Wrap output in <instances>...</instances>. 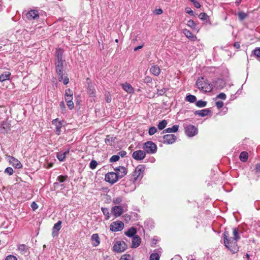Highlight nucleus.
Wrapping results in <instances>:
<instances>
[{
	"instance_id": "20",
	"label": "nucleus",
	"mask_w": 260,
	"mask_h": 260,
	"mask_svg": "<svg viewBox=\"0 0 260 260\" xmlns=\"http://www.w3.org/2000/svg\"><path fill=\"white\" fill-rule=\"evenodd\" d=\"M225 86V82L221 79H217L214 82V86L216 89H221Z\"/></svg>"
},
{
	"instance_id": "51",
	"label": "nucleus",
	"mask_w": 260,
	"mask_h": 260,
	"mask_svg": "<svg viewBox=\"0 0 260 260\" xmlns=\"http://www.w3.org/2000/svg\"><path fill=\"white\" fill-rule=\"evenodd\" d=\"M253 53L255 56L260 58V48H256L253 50ZM260 60V59H259Z\"/></svg>"
},
{
	"instance_id": "19",
	"label": "nucleus",
	"mask_w": 260,
	"mask_h": 260,
	"mask_svg": "<svg viewBox=\"0 0 260 260\" xmlns=\"http://www.w3.org/2000/svg\"><path fill=\"white\" fill-rule=\"evenodd\" d=\"M183 34L191 41H195L197 40V37L194 35L189 30L183 29L182 30Z\"/></svg>"
},
{
	"instance_id": "8",
	"label": "nucleus",
	"mask_w": 260,
	"mask_h": 260,
	"mask_svg": "<svg viewBox=\"0 0 260 260\" xmlns=\"http://www.w3.org/2000/svg\"><path fill=\"white\" fill-rule=\"evenodd\" d=\"M127 244L124 241H116L113 246V250L115 252L121 253L127 249Z\"/></svg>"
},
{
	"instance_id": "62",
	"label": "nucleus",
	"mask_w": 260,
	"mask_h": 260,
	"mask_svg": "<svg viewBox=\"0 0 260 260\" xmlns=\"http://www.w3.org/2000/svg\"><path fill=\"white\" fill-rule=\"evenodd\" d=\"M255 170L256 173H259L260 172V163H258L256 164L255 167Z\"/></svg>"
},
{
	"instance_id": "23",
	"label": "nucleus",
	"mask_w": 260,
	"mask_h": 260,
	"mask_svg": "<svg viewBox=\"0 0 260 260\" xmlns=\"http://www.w3.org/2000/svg\"><path fill=\"white\" fill-rule=\"evenodd\" d=\"M87 93L89 94L90 96L91 97H95V90L94 85L92 84L88 83L87 86Z\"/></svg>"
},
{
	"instance_id": "10",
	"label": "nucleus",
	"mask_w": 260,
	"mask_h": 260,
	"mask_svg": "<svg viewBox=\"0 0 260 260\" xmlns=\"http://www.w3.org/2000/svg\"><path fill=\"white\" fill-rule=\"evenodd\" d=\"M119 177L115 172H109L105 175V180L106 181L110 183L111 184L115 183L119 179Z\"/></svg>"
},
{
	"instance_id": "61",
	"label": "nucleus",
	"mask_w": 260,
	"mask_h": 260,
	"mask_svg": "<svg viewBox=\"0 0 260 260\" xmlns=\"http://www.w3.org/2000/svg\"><path fill=\"white\" fill-rule=\"evenodd\" d=\"M62 81H63L64 85H67L69 82V78L67 76H66L64 78H63Z\"/></svg>"
},
{
	"instance_id": "36",
	"label": "nucleus",
	"mask_w": 260,
	"mask_h": 260,
	"mask_svg": "<svg viewBox=\"0 0 260 260\" xmlns=\"http://www.w3.org/2000/svg\"><path fill=\"white\" fill-rule=\"evenodd\" d=\"M185 100L189 103H193L196 102L197 98L195 95L189 94L186 95Z\"/></svg>"
},
{
	"instance_id": "35",
	"label": "nucleus",
	"mask_w": 260,
	"mask_h": 260,
	"mask_svg": "<svg viewBox=\"0 0 260 260\" xmlns=\"http://www.w3.org/2000/svg\"><path fill=\"white\" fill-rule=\"evenodd\" d=\"M101 210L105 217V220L109 219L110 218V213L108 208L105 207H102Z\"/></svg>"
},
{
	"instance_id": "37",
	"label": "nucleus",
	"mask_w": 260,
	"mask_h": 260,
	"mask_svg": "<svg viewBox=\"0 0 260 260\" xmlns=\"http://www.w3.org/2000/svg\"><path fill=\"white\" fill-rule=\"evenodd\" d=\"M159 258L160 255L156 252L151 253L149 257L150 260H159Z\"/></svg>"
},
{
	"instance_id": "17",
	"label": "nucleus",
	"mask_w": 260,
	"mask_h": 260,
	"mask_svg": "<svg viewBox=\"0 0 260 260\" xmlns=\"http://www.w3.org/2000/svg\"><path fill=\"white\" fill-rule=\"evenodd\" d=\"M10 162L12 164L13 166L16 169H20L22 167V165L20 161L13 156L10 157Z\"/></svg>"
},
{
	"instance_id": "28",
	"label": "nucleus",
	"mask_w": 260,
	"mask_h": 260,
	"mask_svg": "<svg viewBox=\"0 0 260 260\" xmlns=\"http://www.w3.org/2000/svg\"><path fill=\"white\" fill-rule=\"evenodd\" d=\"M122 88L126 92L128 93H132L134 92V90L132 86L128 83H125L122 85Z\"/></svg>"
},
{
	"instance_id": "16",
	"label": "nucleus",
	"mask_w": 260,
	"mask_h": 260,
	"mask_svg": "<svg viewBox=\"0 0 260 260\" xmlns=\"http://www.w3.org/2000/svg\"><path fill=\"white\" fill-rule=\"evenodd\" d=\"M141 242V239L138 235H135L132 237V242L131 247L132 248H136L139 246Z\"/></svg>"
},
{
	"instance_id": "50",
	"label": "nucleus",
	"mask_w": 260,
	"mask_h": 260,
	"mask_svg": "<svg viewBox=\"0 0 260 260\" xmlns=\"http://www.w3.org/2000/svg\"><path fill=\"white\" fill-rule=\"evenodd\" d=\"M152 82V78L149 76H147L144 79V82L146 84L150 83Z\"/></svg>"
},
{
	"instance_id": "15",
	"label": "nucleus",
	"mask_w": 260,
	"mask_h": 260,
	"mask_svg": "<svg viewBox=\"0 0 260 260\" xmlns=\"http://www.w3.org/2000/svg\"><path fill=\"white\" fill-rule=\"evenodd\" d=\"M61 221L58 220L55 224H54L53 229L52 235L53 237H55L58 235V232L61 228Z\"/></svg>"
},
{
	"instance_id": "22",
	"label": "nucleus",
	"mask_w": 260,
	"mask_h": 260,
	"mask_svg": "<svg viewBox=\"0 0 260 260\" xmlns=\"http://www.w3.org/2000/svg\"><path fill=\"white\" fill-rule=\"evenodd\" d=\"M73 91L71 89L68 88L66 89L64 94V100L66 102L73 101Z\"/></svg>"
},
{
	"instance_id": "57",
	"label": "nucleus",
	"mask_w": 260,
	"mask_h": 260,
	"mask_svg": "<svg viewBox=\"0 0 260 260\" xmlns=\"http://www.w3.org/2000/svg\"><path fill=\"white\" fill-rule=\"evenodd\" d=\"M5 260H17V258L13 255H9L6 257Z\"/></svg>"
},
{
	"instance_id": "43",
	"label": "nucleus",
	"mask_w": 260,
	"mask_h": 260,
	"mask_svg": "<svg viewBox=\"0 0 260 260\" xmlns=\"http://www.w3.org/2000/svg\"><path fill=\"white\" fill-rule=\"evenodd\" d=\"M157 128L154 126L150 127L148 131V134L150 136H152L157 132Z\"/></svg>"
},
{
	"instance_id": "48",
	"label": "nucleus",
	"mask_w": 260,
	"mask_h": 260,
	"mask_svg": "<svg viewBox=\"0 0 260 260\" xmlns=\"http://www.w3.org/2000/svg\"><path fill=\"white\" fill-rule=\"evenodd\" d=\"M4 172L5 173L8 174L9 175H12L14 173V171H13V169L11 167H7L5 170Z\"/></svg>"
},
{
	"instance_id": "1",
	"label": "nucleus",
	"mask_w": 260,
	"mask_h": 260,
	"mask_svg": "<svg viewBox=\"0 0 260 260\" xmlns=\"http://www.w3.org/2000/svg\"><path fill=\"white\" fill-rule=\"evenodd\" d=\"M145 167L144 165L137 166L132 175H128L123 180L121 185L124 186L123 190L128 193L134 191L137 186L139 185L140 181L144 176Z\"/></svg>"
},
{
	"instance_id": "9",
	"label": "nucleus",
	"mask_w": 260,
	"mask_h": 260,
	"mask_svg": "<svg viewBox=\"0 0 260 260\" xmlns=\"http://www.w3.org/2000/svg\"><path fill=\"white\" fill-rule=\"evenodd\" d=\"M124 228V223L119 220L112 222L110 225V230L112 232H116L122 231Z\"/></svg>"
},
{
	"instance_id": "47",
	"label": "nucleus",
	"mask_w": 260,
	"mask_h": 260,
	"mask_svg": "<svg viewBox=\"0 0 260 260\" xmlns=\"http://www.w3.org/2000/svg\"><path fill=\"white\" fill-rule=\"evenodd\" d=\"M199 18L202 20H206L208 18V16L205 13H201L199 16Z\"/></svg>"
},
{
	"instance_id": "11",
	"label": "nucleus",
	"mask_w": 260,
	"mask_h": 260,
	"mask_svg": "<svg viewBox=\"0 0 260 260\" xmlns=\"http://www.w3.org/2000/svg\"><path fill=\"white\" fill-rule=\"evenodd\" d=\"M145 156L146 153L144 150H136L134 151L132 154V157L137 161L143 160L145 157Z\"/></svg>"
},
{
	"instance_id": "6",
	"label": "nucleus",
	"mask_w": 260,
	"mask_h": 260,
	"mask_svg": "<svg viewBox=\"0 0 260 260\" xmlns=\"http://www.w3.org/2000/svg\"><path fill=\"white\" fill-rule=\"evenodd\" d=\"M143 149L145 153L150 154H154L156 152L157 147L156 145L152 141H147L144 143L143 146Z\"/></svg>"
},
{
	"instance_id": "52",
	"label": "nucleus",
	"mask_w": 260,
	"mask_h": 260,
	"mask_svg": "<svg viewBox=\"0 0 260 260\" xmlns=\"http://www.w3.org/2000/svg\"><path fill=\"white\" fill-rule=\"evenodd\" d=\"M226 98V94L223 92L220 93L216 96L217 99H220L222 100H225Z\"/></svg>"
},
{
	"instance_id": "32",
	"label": "nucleus",
	"mask_w": 260,
	"mask_h": 260,
	"mask_svg": "<svg viewBox=\"0 0 260 260\" xmlns=\"http://www.w3.org/2000/svg\"><path fill=\"white\" fill-rule=\"evenodd\" d=\"M248 154L246 151H242L239 155V159L242 162H246L248 159Z\"/></svg>"
},
{
	"instance_id": "2",
	"label": "nucleus",
	"mask_w": 260,
	"mask_h": 260,
	"mask_svg": "<svg viewBox=\"0 0 260 260\" xmlns=\"http://www.w3.org/2000/svg\"><path fill=\"white\" fill-rule=\"evenodd\" d=\"M233 237H230L228 231L223 234L224 246L233 253H236L239 250L237 241L240 239L239 230L237 228L233 229Z\"/></svg>"
},
{
	"instance_id": "38",
	"label": "nucleus",
	"mask_w": 260,
	"mask_h": 260,
	"mask_svg": "<svg viewBox=\"0 0 260 260\" xmlns=\"http://www.w3.org/2000/svg\"><path fill=\"white\" fill-rule=\"evenodd\" d=\"M115 140V137H111L109 135H108L106 139H105V142L106 144H109L110 145H112V144L110 143L111 142H114Z\"/></svg>"
},
{
	"instance_id": "49",
	"label": "nucleus",
	"mask_w": 260,
	"mask_h": 260,
	"mask_svg": "<svg viewBox=\"0 0 260 260\" xmlns=\"http://www.w3.org/2000/svg\"><path fill=\"white\" fill-rule=\"evenodd\" d=\"M105 100L107 103H110L112 101V96L111 94L109 92L106 93L105 94Z\"/></svg>"
},
{
	"instance_id": "7",
	"label": "nucleus",
	"mask_w": 260,
	"mask_h": 260,
	"mask_svg": "<svg viewBox=\"0 0 260 260\" xmlns=\"http://www.w3.org/2000/svg\"><path fill=\"white\" fill-rule=\"evenodd\" d=\"M24 16L29 20L38 19L39 18V12L37 10L24 11L22 13V17Z\"/></svg>"
},
{
	"instance_id": "31",
	"label": "nucleus",
	"mask_w": 260,
	"mask_h": 260,
	"mask_svg": "<svg viewBox=\"0 0 260 260\" xmlns=\"http://www.w3.org/2000/svg\"><path fill=\"white\" fill-rule=\"evenodd\" d=\"M68 178V176L67 175H59L57 177L56 181L57 182H55L54 184L55 185H58L60 183H62L64 182L66 179Z\"/></svg>"
},
{
	"instance_id": "12",
	"label": "nucleus",
	"mask_w": 260,
	"mask_h": 260,
	"mask_svg": "<svg viewBox=\"0 0 260 260\" xmlns=\"http://www.w3.org/2000/svg\"><path fill=\"white\" fill-rule=\"evenodd\" d=\"M163 143L167 144H173L177 139V137L174 134H167L163 136Z\"/></svg>"
},
{
	"instance_id": "46",
	"label": "nucleus",
	"mask_w": 260,
	"mask_h": 260,
	"mask_svg": "<svg viewBox=\"0 0 260 260\" xmlns=\"http://www.w3.org/2000/svg\"><path fill=\"white\" fill-rule=\"evenodd\" d=\"M167 89L166 88H164L161 89H157V93L158 95H162L167 91Z\"/></svg>"
},
{
	"instance_id": "33",
	"label": "nucleus",
	"mask_w": 260,
	"mask_h": 260,
	"mask_svg": "<svg viewBox=\"0 0 260 260\" xmlns=\"http://www.w3.org/2000/svg\"><path fill=\"white\" fill-rule=\"evenodd\" d=\"M168 124V121L167 120L164 119L159 122L157 127L158 129L162 130L164 129L167 126Z\"/></svg>"
},
{
	"instance_id": "42",
	"label": "nucleus",
	"mask_w": 260,
	"mask_h": 260,
	"mask_svg": "<svg viewBox=\"0 0 260 260\" xmlns=\"http://www.w3.org/2000/svg\"><path fill=\"white\" fill-rule=\"evenodd\" d=\"M187 25L192 29H195L196 27V24L193 20L191 19H190L187 21Z\"/></svg>"
},
{
	"instance_id": "3",
	"label": "nucleus",
	"mask_w": 260,
	"mask_h": 260,
	"mask_svg": "<svg viewBox=\"0 0 260 260\" xmlns=\"http://www.w3.org/2000/svg\"><path fill=\"white\" fill-rule=\"evenodd\" d=\"M63 50L60 48L56 49L55 53V71L57 74L58 81L61 82L63 76V63L66 60L63 59Z\"/></svg>"
},
{
	"instance_id": "56",
	"label": "nucleus",
	"mask_w": 260,
	"mask_h": 260,
	"mask_svg": "<svg viewBox=\"0 0 260 260\" xmlns=\"http://www.w3.org/2000/svg\"><path fill=\"white\" fill-rule=\"evenodd\" d=\"M131 257V255L129 254H124L123 255L119 260H129V258Z\"/></svg>"
},
{
	"instance_id": "27",
	"label": "nucleus",
	"mask_w": 260,
	"mask_h": 260,
	"mask_svg": "<svg viewBox=\"0 0 260 260\" xmlns=\"http://www.w3.org/2000/svg\"><path fill=\"white\" fill-rule=\"evenodd\" d=\"M17 248L21 254H25L29 252L28 248L25 244H19L17 246Z\"/></svg>"
},
{
	"instance_id": "34",
	"label": "nucleus",
	"mask_w": 260,
	"mask_h": 260,
	"mask_svg": "<svg viewBox=\"0 0 260 260\" xmlns=\"http://www.w3.org/2000/svg\"><path fill=\"white\" fill-rule=\"evenodd\" d=\"M62 122L63 121H59L57 124H56V127H55V133L57 135H59L61 133V128L62 125Z\"/></svg>"
},
{
	"instance_id": "45",
	"label": "nucleus",
	"mask_w": 260,
	"mask_h": 260,
	"mask_svg": "<svg viewBox=\"0 0 260 260\" xmlns=\"http://www.w3.org/2000/svg\"><path fill=\"white\" fill-rule=\"evenodd\" d=\"M119 155H114L110 158L109 161L110 162H116L119 160Z\"/></svg>"
},
{
	"instance_id": "29",
	"label": "nucleus",
	"mask_w": 260,
	"mask_h": 260,
	"mask_svg": "<svg viewBox=\"0 0 260 260\" xmlns=\"http://www.w3.org/2000/svg\"><path fill=\"white\" fill-rule=\"evenodd\" d=\"M11 74L9 72H5L0 75V82H3L10 79Z\"/></svg>"
},
{
	"instance_id": "25",
	"label": "nucleus",
	"mask_w": 260,
	"mask_h": 260,
	"mask_svg": "<svg viewBox=\"0 0 260 260\" xmlns=\"http://www.w3.org/2000/svg\"><path fill=\"white\" fill-rule=\"evenodd\" d=\"M137 230L135 228L132 226L128 229V230L125 232V235L128 237L132 238L136 235Z\"/></svg>"
},
{
	"instance_id": "18",
	"label": "nucleus",
	"mask_w": 260,
	"mask_h": 260,
	"mask_svg": "<svg viewBox=\"0 0 260 260\" xmlns=\"http://www.w3.org/2000/svg\"><path fill=\"white\" fill-rule=\"evenodd\" d=\"M211 113L209 109H205L201 110H197L194 112V114L201 117H204L209 115Z\"/></svg>"
},
{
	"instance_id": "24",
	"label": "nucleus",
	"mask_w": 260,
	"mask_h": 260,
	"mask_svg": "<svg viewBox=\"0 0 260 260\" xmlns=\"http://www.w3.org/2000/svg\"><path fill=\"white\" fill-rule=\"evenodd\" d=\"M91 240L92 242V245L94 247L98 246L100 243V238L98 234H94L91 236Z\"/></svg>"
},
{
	"instance_id": "41",
	"label": "nucleus",
	"mask_w": 260,
	"mask_h": 260,
	"mask_svg": "<svg viewBox=\"0 0 260 260\" xmlns=\"http://www.w3.org/2000/svg\"><path fill=\"white\" fill-rule=\"evenodd\" d=\"M238 16L239 20L240 21L243 20L245 19L248 16V14L245 13L240 11L238 13Z\"/></svg>"
},
{
	"instance_id": "21",
	"label": "nucleus",
	"mask_w": 260,
	"mask_h": 260,
	"mask_svg": "<svg viewBox=\"0 0 260 260\" xmlns=\"http://www.w3.org/2000/svg\"><path fill=\"white\" fill-rule=\"evenodd\" d=\"M150 72L155 76H158L160 73V69L158 65H153L150 68Z\"/></svg>"
},
{
	"instance_id": "30",
	"label": "nucleus",
	"mask_w": 260,
	"mask_h": 260,
	"mask_svg": "<svg viewBox=\"0 0 260 260\" xmlns=\"http://www.w3.org/2000/svg\"><path fill=\"white\" fill-rule=\"evenodd\" d=\"M69 153V150H67L64 152H59L57 154L56 157L60 161H63L66 156V155Z\"/></svg>"
},
{
	"instance_id": "59",
	"label": "nucleus",
	"mask_w": 260,
	"mask_h": 260,
	"mask_svg": "<svg viewBox=\"0 0 260 260\" xmlns=\"http://www.w3.org/2000/svg\"><path fill=\"white\" fill-rule=\"evenodd\" d=\"M185 12L186 13H187L190 15H192V16L194 15V12L192 10H191L190 8H186Z\"/></svg>"
},
{
	"instance_id": "14",
	"label": "nucleus",
	"mask_w": 260,
	"mask_h": 260,
	"mask_svg": "<svg viewBox=\"0 0 260 260\" xmlns=\"http://www.w3.org/2000/svg\"><path fill=\"white\" fill-rule=\"evenodd\" d=\"M115 173L117 174L119 178L123 177L127 173L126 168L123 166H118L114 168Z\"/></svg>"
},
{
	"instance_id": "58",
	"label": "nucleus",
	"mask_w": 260,
	"mask_h": 260,
	"mask_svg": "<svg viewBox=\"0 0 260 260\" xmlns=\"http://www.w3.org/2000/svg\"><path fill=\"white\" fill-rule=\"evenodd\" d=\"M191 2L193 4V5L196 8H200L201 7V5L198 1L196 0H193Z\"/></svg>"
},
{
	"instance_id": "39",
	"label": "nucleus",
	"mask_w": 260,
	"mask_h": 260,
	"mask_svg": "<svg viewBox=\"0 0 260 260\" xmlns=\"http://www.w3.org/2000/svg\"><path fill=\"white\" fill-rule=\"evenodd\" d=\"M207 102L203 101L202 100H199L196 103V105L200 108L204 107L207 105Z\"/></svg>"
},
{
	"instance_id": "5",
	"label": "nucleus",
	"mask_w": 260,
	"mask_h": 260,
	"mask_svg": "<svg viewBox=\"0 0 260 260\" xmlns=\"http://www.w3.org/2000/svg\"><path fill=\"white\" fill-rule=\"evenodd\" d=\"M183 126L184 128L185 135L188 137H193L198 133L197 127L190 124L184 123Z\"/></svg>"
},
{
	"instance_id": "64",
	"label": "nucleus",
	"mask_w": 260,
	"mask_h": 260,
	"mask_svg": "<svg viewBox=\"0 0 260 260\" xmlns=\"http://www.w3.org/2000/svg\"><path fill=\"white\" fill-rule=\"evenodd\" d=\"M234 46L237 49H239L240 47V43L238 42H235L234 44Z\"/></svg>"
},
{
	"instance_id": "53",
	"label": "nucleus",
	"mask_w": 260,
	"mask_h": 260,
	"mask_svg": "<svg viewBox=\"0 0 260 260\" xmlns=\"http://www.w3.org/2000/svg\"><path fill=\"white\" fill-rule=\"evenodd\" d=\"M67 105L69 107L70 110H72L74 108V104L73 101H71L69 102H66Z\"/></svg>"
},
{
	"instance_id": "26",
	"label": "nucleus",
	"mask_w": 260,
	"mask_h": 260,
	"mask_svg": "<svg viewBox=\"0 0 260 260\" xmlns=\"http://www.w3.org/2000/svg\"><path fill=\"white\" fill-rule=\"evenodd\" d=\"M179 125L177 124L174 125L172 127H168L162 131V133H176L178 131Z\"/></svg>"
},
{
	"instance_id": "63",
	"label": "nucleus",
	"mask_w": 260,
	"mask_h": 260,
	"mask_svg": "<svg viewBox=\"0 0 260 260\" xmlns=\"http://www.w3.org/2000/svg\"><path fill=\"white\" fill-rule=\"evenodd\" d=\"M60 107L62 110H64L66 109L65 104L63 101H61L60 102Z\"/></svg>"
},
{
	"instance_id": "54",
	"label": "nucleus",
	"mask_w": 260,
	"mask_h": 260,
	"mask_svg": "<svg viewBox=\"0 0 260 260\" xmlns=\"http://www.w3.org/2000/svg\"><path fill=\"white\" fill-rule=\"evenodd\" d=\"M30 207L33 211H35L38 208V205L35 202L31 203Z\"/></svg>"
},
{
	"instance_id": "4",
	"label": "nucleus",
	"mask_w": 260,
	"mask_h": 260,
	"mask_svg": "<svg viewBox=\"0 0 260 260\" xmlns=\"http://www.w3.org/2000/svg\"><path fill=\"white\" fill-rule=\"evenodd\" d=\"M196 85L199 90L204 92H209L213 89V85L203 77L197 80Z\"/></svg>"
},
{
	"instance_id": "13",
	"label": "nucleus",
	"mask_w": 260,
	"mask_h": 260,
	"mask_svg": "<svg viewBox=\"0 0 260 260\" xmlns=\"http://www.w3.org/2000/svg\"><path fill=\"white\" fill-rule=\"evenodd\" d=\"M111 211L115 217H119L123 212V207L121 206H114L112 208Z\"/></svg>"
},
{
	"instance_id": "60",
	"label": "nucleus",
	"mask_w": 260,
	"mask_h": 260,
	"mask_svg": "<svg viewBox=\"0 0 260 260\" xmlns=\"http://www.w3.org/2000/svg\"><path fill=\"white\" fill-rule=\"evenodd\" d=\"M126 155V152L124 150H121L119 151L118 153V155H119V157L121 156L122 157H124Z\"/></svg>"
},
{
	"instance_id": "40",
	"label": "nucleus",
	"mask_w": 260,
	"mask_h": 260,
	"mask_svg": "<svg viewBox=\"0 0 260 260\" xmlns=\"http://www.w3.org/2000/svg\"><path fill=\"white\" fill-rule=\"evenodd\" d=\"M122 201V198L121 197H117L113 198L112 199V202L114 204L118 205L121 204Z\"/></svg>"
},
{
	"instance_id": "55",
	"label": "nucleus",
	"mask_w": 260,
	"mask_h": 260,
	"mask_svg": "<svg viewBox=\"0 0 260 260\" xmlns=\"http://www.w3.org/2000/svg\"><path fill=\"white\" fill-rule=\"evenodd\" d=\"M215 105L218 109H220L223 106V103L222 101H217L215 102Z\"/></svg>"
},
{
	"instance_id": "44",
	"label": "nucleus",
	"mask_w": 260,
	"mask_h": 260,
	"mask_svg": "<svg viewBox=\"0 0 260 260\" xmlns=\"http://www.w3.org/2000/svg\"><path fill=\"white\" fill-rule=\"evenodd\" d=\"M97 165H98L97 161L95 160H92L90 162L89 167L91 169L93 170V169H95Z\"/></svg>"
}]
</instances>
